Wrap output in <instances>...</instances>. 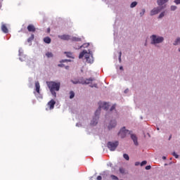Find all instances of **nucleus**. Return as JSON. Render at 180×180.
I'll return each instance as SVG.
<instances>
[{
  "label": "nucleus",
  "mask_w": 180,
  "mask_h": 180,
  "mask_svg": "<svg viewBox=\"0 0 180 180\" xmlns=\"http://www.w3.org/2000/svg\"><path fill=\"white\" fill-rule=\"evenodd\" d=\"M85 58L86 60V63H89V64H92L94 63V56L91 54H86Z\"/></svg>",
  "instance_id": "6e6552de"
},
{
  "label": "nucleus",
  "mask_w": 180,
  "mask_h": 180,
  "mask_svg": "<svg viewBox=\"0 0 180 180\" xmlns=\"http://www.w3.org/2000/svg\"><path fill=\"white\" fill-rule=\"evenodd\" d=\"M172 137V135H170L169 140H171V138Z\"/></svg>",
  "instance_id": "a18cd8bd"
},
{
  "label": "nucleus",
  "mask_w": 180,
  "mask_h": 180,
  "mask_svg": "<svg viewBox=\"0 0 180 180\" xmlns=\"http://www.w3.org/2000/svg\"><path fill=\"white\" fill-rule=\"evenodd\" d=\"M58 38L60 39L61 40H70V39H71L70 35H67V34L58 35Z\"/></svg>",
  "instance_id": "9d476101"
},
{
  "label": "nucleus",
  "mask_w": 180,
  "mask_h": 180,
  "mask_svg": "<svg viewBox=\"0 0 180 180\" xmlns=\"http://www.w3.org/2000/svg\"><path fill=\"white\" fill-rule=\"evenodd\" d=\"M44 43H46V44H50L51 43V39L49 37H46L44 38Z\"/></svg>",
  "instance_id": "dca6fc26"
},
{
  "label": "nucleus",
  "mask_w": 180,
  "mask_h": 180,
  "mask_svg": "<svg viewBox=\"0 0 180 180\" xmlns=\"http://www.w3.org/2000/svg\"><path fill=\"white\" fill-rule=\"evenodd\" d=\"M35 91L37 94H40V83L39 82H35Z\"/></svg>",
  "instance_id": "ddd939ff"
},
{
  "label": "nucleus",
  "mask_w": 180,
  "mask_h": 180,
  "mask_svg": "<svg viewBox=\"0 0 180 180\" xmlns=\"http://www.w3.org/2000/svg\"><path fill=\"white\" fill-rule=\"evenodd\" d=\"M1 30L2 32H4V33H8V32H9L8 27H6V25H5V24H3L1 25Z\"/></svg>",
  "instance_id": "2eb2a0df"
},
{
  "label": "nucleus",
  "mask_w": 180,
  "mask_h": 180,
  "mask_svg": "<svg viewBox=\"0 0 180 180\" xmlns=\"http://www.w3.org/2000/svg\"><path fill=\"white\" fill-rule=\"evenodd\" d=\"M146 13V9H142V11L140 13L141 16H143Z\"/></svg>",
  "instance_id": "7c9ffc66"
},
{
  "label": "nucleus",
  "mask_w": 180,
  "mask_h": 180,
  "mask_svg": "<svg viewBox=\"0 0 180 180\" xmlns=\"http://www.w3.org/2000/svg\"><path fill=\"white\" fill-rule=\"evenodd\" d=\"M58 67H64V64H58Z\"/></svg>",
  "instance_id": "a19ab883"
},
{
  "label": "nucleus",
  "mask_w": 180,
  "mask_h": 180,
  "mask_svg": "<svg viewBox=\"0 0 180 180\" xmlns=\"http://www.w3.org/2000/svg\"><path fill=\"white\" fill-rule=\"evenodd\" d=\"M123 157H124V158L125 160H127V161H129V160H130V158L129 157V155H127V154H126V153H124V154L123 155Z\"/></svg>",
  "instance_id": "393cba45"
},
{
  "label": "nucleus",
  "mask_w": 180,
  "mask_h": 180,
  "mask_svg": "<svg viewBox=\"0 0 180 180\" xmlns=\"http://www.w3.org/2000/svg\"><path fill=\"white\" fill-rule=\"evenodd\" d=\"M97 180H102V176H97Z\"/></svg>",
  "instance_id": "58836bf2"
},
{
  "label": "nucleus",
  "mask_w": 180,
  "mask_h": 180,
  "mask_svg": "<svg viewBox=\"0 0 180 180\" xmlns=\"http://www.w3.org/2000/svg\"><path fill=\"white\" fill-rule=\"evenodd\" d=\"M178 44H180V38H177L174 43V46H178Z\"/></svg>",
  "instance_id": "5701e85b"
},
{
  "label": "nucleus",
  "mask_w": 180,
  "mask_h": 180,
  "mask_svg": "<svg viewBox=\"0 0 180 180\" xmlns=\"http://www.w3.org/2000/svg\"><path fill=\"white\" fill-rule=\"evenodd\" d=\"M90 86L91 87V88H94H94H98V84H94V85H90Z\"/></svg>",
  "instance_id": "e433bc0d"
},
{
  "label": "nucleus",
  "mask_w": 180,
  "mask_h": 180,
  "mask_svg": "<svg viewBox=\"0 0 180 180\" xmlns=\"http://www.w3.org/2000/svg\"><path fill=\"white\" fill-rule=\"evenodd\" d=\"M47 32H48V33H50V28L47 29Z\"/></svg>",
  "instance_id": "c03bdc74"
},
{
  "label": "nucleus",
  "mask_w": 180,
  "mask_h": 180,
  "mask_svg": "<svg viewBox=\"0 0 180 180\" xmlns=\"http://www.w3.org/2000/svg\"><path fill=\"white\" fill-rule=\"evenodd\" d=\"M124 94H127L128 92H129V90H128V89H127L126 90H124Z\"/></svg>",
  "instance_id": "79ce46f5"
},
{
  "label": "nucleus",
  "mask_w": 180,
  "mask_h": 180,
  "mask_svg": "<svg viewBox=\"0 0 180 180\" xmlns=\"http://www.w3.org/2000/svg\"><path fill=\"white\" fill-rule=\"evenodd\" d=\"M120 174H126V170L123 167H120Z\"/></svg>",
  "instance_id": "b1692460"
},
{
  "label": "nucleus",
  "mask_w": 180,
  "mask_h": 180,
  "mask_svg": "<svg viewBox=\"0 0 180 180\" xmlns=\"http://www.w3.org/2000/svg\"><path fill=\"white\" fill-rule=\"evenodd\" d=\"M98 103L99 107L95 112V116L90 123L91 126H96L98 124V120H99L101 109H103L104 110H108L109 109V104H108V103L99 102Z\"/></svg>",
  "instance_id": "f257e3e1"
},
{
  "label": "nucleus",
  "mask_w": 180,
  "mask_h": 180,
  "mask_svg": "<svg viewBox=\"0 0 180 180\" xmlns=\"http://www.w3.org/2000/svg\"><path fill=\"white\" fill-rule=\"evenodd\" d=\"M92 81H95V79L90 77L89 79H84V77H82L81 84L82 85H89Z\"/></svg>",
  "instance_id": "423d86ee"
},
{
  "label": "nucleus",
  "mask_w": 180,
  "mask_h": 180,
  "mask_svg": "<svg viewBox=\"0 0 180 180\" xmlns=\"http://www.w3.org/2000/svg\"><path fill=\"white\" fill-rule=\"evenodd\" d=\"M152 44H158L160 43H162L164 41V37H156L155 35H152Z\"/></svg>",
  "instance_id": "20e7f679"
},
{
  "label": "nucleus",
  "mask_w": 180,
  "mask_h": 180,
  "mask_svg": "<svg viewBox=\"0 0 180 180\" xmlns=\"http://www.w3.org/2000/svg\"><path fill=\"white\" fill-rule=\"evenodd\" d=\"M27 30L28 32H32L33 33H34V32H36V27L33 25H29L27 26Z\"/></svg>",
  "instance_id": "9b49d317"
},
{
  "label": "nucleus",
  "mask_w": 180,
  "mask_h": 180,
  "mask_svg": "<svg viewBox=\"0 0 180 180\" xmlns=\"http://www.w3.org/2000/svg\"><path fill=\"white\" fill-rule=\"evenodd\" d=\"M174 4H176V5H179L180 4V0H174Z\"/></svg>",
  "instance_id": "f704fd0d"
},
{
  "label": "nucleus",
  "mask_w": 180,
  "mask_h": 180,
  "mask_svg": "<svg viewBox=\"0 0 180 180\" xmlns=\"http://www.w3.org/2000/svg\"><path fill=\"white\" fill-rule=\"evenodd\" d=\"M71 40L72 41H81V38H78L77 37H72Z\"/></svg>",
  "instance_id": "aec40b11"
},
{
  "label": "nucleus",
  "mask_w": 180,
  "mask_h": 180,
  "mask_svg": "<svg viewBox=\"0 0 180 180\" xmlns=\"http://www.w3.org/2000/svg\"><path fill=\"white\" fill-rule=\"evenodd\" d=\"M137 6V2L136 1H134L131 4V8H135V6Z\"/></svg>",
  "instance_id": "a878e982"
},
{
  "label": "nucleus",
  "mask_w": 180,
  "mask_h": 180,
  "mask_svg": "<svg viewBox=\"0 0 180 180\" xmlns=\"http://www.w3.org/2000/svg\"><path fill=\"white\" fill-rule=\"evenodd\" d=\"M67 61H68V60L65 59V60H62L60 61V63H67Z\"/></svg>",
  "instance_id": "ea45409f"
},
{
  "label": "nucleus",
  "mask_w": 180,
  "mask_h": 180,
  "mask_svg": "<svg viewBox=\"0 0 180 180\" xmlns=\"http://www.w3.org/2000/svg\"><path fill=\"white\" fill-rule=\"evenodd\" d=\"M75 96V93L73 91H70V99H73Z\"/></svg>",
  "instance_id": "4be33fe9"
},
{
  "label": "nucleus",
  "mask_w": 180,
  "mask_h": 180,
  "mask_svg": "<svg viewBox=\"0 0 180 180\" xmlns=\"http://www.w3.org/2000/svg\"><path fill=\"white\" fill-rule=\"evenodd\" d=\"M127 134H130L131 140H133L135 146H139V142L137 141V136L135 134H131V131H129L126 129V127H122L120 132L118 133V136H120L121 139H124Z\"/></svg>",
  "instance_id": "7ed1b4c3"
},
{
  "label": "nucleus",
  "mask_w": 180,
  "mask_h": 180,
  "mask_svg": "<svg viewBox=\"0 0 180 180\" xmlns=\"http://www.w3.org/2000/svg\"><path fill=\"white\" fill-rule=\"evenodd\" d=\"M81 81H82V77L79 79L71 80V82H72V84H74L75 85H77V84H81Z\"/></svg>",
  "instance_id": "f3484780"
},
{
  "label": "nucleus",
  "mask_w": 180,
  "mask_h": 180,
  "mask_svg": "<svg viewBox=\"0 0 180 180\" xmlns=\"http://www.w3.org/2000/svg\"><path fill=\"white\" fill-rule=\"evenodd\" d=\"M117 146H119V141L115 142H108L107 143V147L109 148L110 151H115L116 148H117Z\"/></svg>",
  "instance_id": "39448f33"
},
{
  "label": "nucleus",
  "mask_w": 180,
  "mask_h": 180,
  "mask_svg": "<svg viewBox=\"0 0 180 180\" xmlns=\"http://www.w3.org/2000/svg\"><path fill=\"white\" fill-rule=\"evenodd\" d=\"M65 54H66V56L68 57V58H72V53H71V52H65Z\"/></svg>",
  "instance_id": "412c9836"
},
{
  "label": "nucleus",
  "mask_w": 180,
  "mask_h": 180,
  "mask_svg": "<svg viewBox=\"0 0 180 180\" xmlns=\"http://www.w3.org/2000/svg\"><path fill=\"white\" fill-rule=\"evenodd\" d=\"M163 160H165L167 158L165 156H163Z\"/></svg>",
  "instance_id": "de8ad7c7"
},
{
  "label": "nucleus",
  "mask_w": 180,
  "mask_h": 180,
  "mask_svg": "<svg viewBox=\"0 0 180 180\" xmlns=\"http://www.w3.org/2000/svg\"><path fill=\"white\" fill-rule=\"evenodd\" d=\"M111 178H112V179H115V180L119 179L117 178V176H115V175H113V174L111 175Z\"/></svg>",
  "instance_id": "473e14b6"
},
{
  "label": "nucleus",
  "mask_w": 180,
  "mask_h": 180,
  "mask_svg": "<svg viewBox=\"0 0 180 180\" xmlns=\"http://www.w3.org/2000/svg\"><path fill=\"white\" fill-rule=\"evenodd\" d=\"M146 169L148 170V169H151V166L150 165H148L146 167Z\"/></svg>",
  "instance_id": "4c0bfd02"
},
{
  "label": "nucleus",
  "mask_w": 180,
  "mask_h": 180,
  "mask_svg": "<svg viewBox=\"0 0 180 180\" xmlns=\"http://www.w3.org/2000/svg\"><path fill=\"white\" fill-rule=\"evenodd\" d=\"M167 2H168V0H158V5H159V6H162V5L167 4Z\"/></svg>",
  "instance_id": "4468645a"
},
{
  "label": "nucleus",
  "mask_w": 180,
  "mask_h": 180,
  "mask_svg": "<svg viewBox=\"0 0 180 180\" xmlns=\"http://www.w3.org/2000/svg\"><path fill=\"white\" fill-rule=\"evenodd\" d=\"M165 15V12H162L159 15V19H161V18H164Z\"/></svg>",
  "instance_id": "bb28decb"
},
{
  "label": "nucleus",
  "mask_w": 180,
  "mask_h": 180,
  "mask_svg": "<svg viewBox=\"0 0 180 180\" xmlns=\"http://www.w3.org/2000/svg\"><path fill=\"white\" fill-rule=\"evenodd\" d=\"M119 54V61L122 63V51H120Z\"/></svg>",
  "instance_id": "c85d7f7f"
},
{
  "label": "nucleus",
  "mask_w": 180,
  "mask_h": 180,
  "mask_svg": "<svg viewBox=\"0 0 180 180\" xmlns=\"http://www.w3.org/2000/svg\"><path fill=\"white\" fill-rule=\"evenodd\" d=\"M120 70H123V67L121 66V67L120 68Z\"/></svg>",
  "instance_id": "49530a36"
},
{
  "label": "nucleus",
  "mask_w": 180,
  "mask_h": 180,
  "mask_svg": "<svg viewBox=\"0 0 180 180\" xmlns=\"http://www.w3.org/2000/svg\"><path fill=\"white\" fill-rule=\"evenodd\" d=\"M86 54H89L88 51L84 50L82 53H79V58H82L84 56H86Z\"/></svg>",
  "instance_id": "a211bd4d"
},
{
  "label": "nucleus",
  "mask_w": 180,
  "mask_h": 180,
  "mask_svg": "<svg viewBox=\"0 0 180 180\" xmlns=\"http://www.w3.org/2000/svg\"><path fill=\"white\" fill-rule=\"evenodd\" d=\"M46 56L47 58H53V57H54V55L51 52H47L46 53Z\"/></svg>",
  "instance_id": "6ab92c4d"
},
{
  "label": "nucleus",
  "mask_w": 180,
  "mask_h": 180,
  "mask_svg": "<svg viewBox=\"0 0 180 180\" xmlns=\"http://www.w3.org/2000/svg\"><path fill=\"white\" fill-rule=\"evenodd\" d=\"M139 164H140V162H136L135 163V165L137 166V165H139Z\"/></svg>",
  "instance_id": "37998d69"
},
{
  "label": "nucleus",
  "mask_w": 180,
  "mask_h": 180,
  "mask_svg": "<svg viewBox=\"0 0 180 180\" xmlns=\"http://www.w3.org/2000/svg\"><path fill=\"white\" fill-rule=\"evenodd\" d=\"M65 68H66V70H68L69 67H68V66H66Z\"/></svg>",
  "instance_id": "09e8293b"
},
{
  "label": "nucleus",
  "mask_w": 180,
  "mask_h": 180,
  "mask_svg": "<svg viewBox=\"0 0 180 180\" xmlns=\"http://www.w3.org/2000/svg\"><path fill=\"white\" fill-rule=\"evenodd\" d=\"M116 124L115 120L111 121L108 125V129L111 130V129H113V127H116Z\"/></svg>",
  "instance_id": "f8f14e48"
},
{
  "label": "nucleus",
  "mask_w": 180,
  "mask_h": 180,
  "mask_svg": "<svg viewBox=\"0 0 180 180\" xmlns=\"http://www.w3.org/2000/svg\"><path fill=\"white\" fill-rule=\"evenodd\" d=\"M146 164H147V161L143 160V161L141 162V167H143V166L146 165Z\"/></svg>",
  "instance_id": "c756f323"
},
{
  "label": "nucleus",
  "mask_w": 180,
  "mask_h": 180,
  "mask_svg": "<svg viewBox=\"0 0 180 180\" xmlns=\"http://www.w3.org/2000/svg\"><path fill=\"white\" fill-rule=\"evenodd\" d=\"M34 39V34H32L31 37L28 39V41H32Z\"/></svg>",
  "instance_id": "cd10ccee"
},
{
  "label": "nucleus",
  "mask_w": 180,
  "mask_h": 180,
  "mask_svg": "<svg viewBox=\"0 0 180 180\" xmlns=\"http://www.w3.org/2000/svg\"><path fill=\"white\" fill-rule=\"evenodd\" d=\"M56 105V101L53 99H51L49 102L47 103V106L49 108L50 110H53L54 109V106Z\"/></svg>",
  "instance_id": "1a4fd4ad"
},
{
  "label": "nucleus",
  "mask_w": 180,
  "mask_h": 180,
  "mask_svg": "<svg viewBox=\"0 0 180 180\" xmlns=\"http://www.w3.org/2000/svg\"><path fill=\"white\" fill-rule=\"evenodd\" d=\"M176 9V6H171V11H175Z\"/></svg>",
  "instance_id": "c9c22d12"
},
{
  "label": "nucleus",
  "mask_w": 180,
  "mask_h": 180,
  "mask_svg": "<svg viewBox=\"0 0 180 180\" xmlns=\"http://www.w3.org/2000/svg\"><path fill=\"white\" fill-rule=\"evenodd\" d=\"M49 91L53 97L57 98V93L60 91V86L61 84L56 82H46Z\"/></svg>",
  "instance_id": "f03ea898"
},
{
  "label": "nucleus",
  "mask_w": 180,
  "mask_h": 180,
  "mask_svg": "<svg viewBox=\"0 0 180 180\" xmlns=\"http://www.w3.org/2000/svg\"><path fill=\"white\" fill-rule=\"evenodd\" d=\"M173 157H175V158H179V155H178L175 152L172 153Z\"/></svg>",
  "instance_id": "2f4dec72"
},
{
  "label": "nucleus",
  "mask_w": 180,
  "mask_h": 180,
  "mask_svg": "<svg viewBox=\"0 0 180 180\" xmlns=\"http://www.w3.org/2000/svg\"><path fill=\"white\" fill-rule=\"evenodd\" d=\"M115 109H116V105H113L110 108V112H112V110H115Z\"/></svg>",
  "instance_id": "72a5a7b5"
},
{
  "label": "nucleus",
  "mask_w": 180,
  "mask_h": 180,
  "mask_svg": "<svg viewBox=\"0 0 180 180\" xmlns=\"http://www.w3.org/2000/svg\"><path fill=\"white\" fill-rule=\"evenodd\" d=\"M162 11V7H157L154 8L151 11H150V15L154 16V15H158V13H160Z\"/></svg>",
  "instance_id": "0eeeda50"
}]
</instances>
